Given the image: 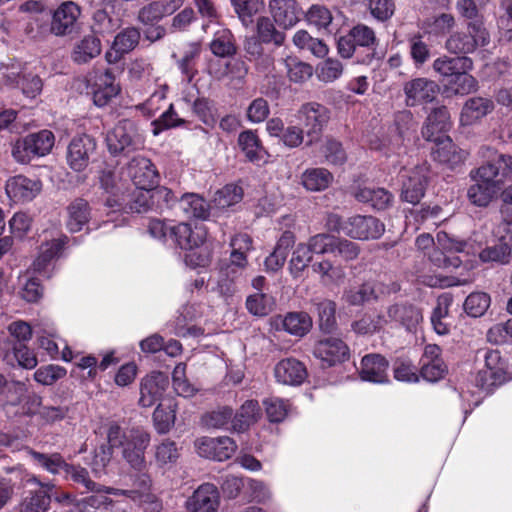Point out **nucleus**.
<instances>
[{"instance_id":"1","label":"nucleus","mask_w":512,"mask_h":512,"mask_svg":"<svg viewBox=\"0 0 512 512\" xmlns=\"http://www.w3.org/2000/svg\"><path fill=\"white\" fill-rule=\"evenodd\" d=\"M480 153L487 160L470 171L475 183L468 188L467 197L472 204L485 207L500 193L505 182L512 179V156L490 147H482Z\"/></svg>"},{"instance_id":"2","label":"nucleus","mask_w":512,"mask_h":512,"mask_svg":"<svg viewBox=\"0 0 512 512\" xmlns=\"http://www.w3.org/2000/svg\"><path fill=\"white\" fill-rule=\"evenodd\" d=\"M107 438L111 446L122 448V457L132 469L142 471L146 467L145 451L151 438L145 429L134 427L122 430L113 424L108 429Z\"/></svg>"},{"instance_id":"3","label":"nucleus","mask_w":512,"mask_h":512,"mask_svg":"<svg viewBox=\"0 0 512 512\" xmlns=\"http://www.w3.org/2000/svg\"><path fill=\"white\" fill-rule=\"evenodd\" d=\"M135 485L138 486L137 489L122 490L112 487H104L97 484L96 490H90L91 492H95V494L83 499V504L87 507L97 509L102 506H108L112 503L111 499L107 496L108 494L123 495L131 498L146 510L151 512L159 511L161 505L156 496L150 491V478L146 475H142L138 478Z\"/></svg>"},{"instance_id":"4","label":"nucleus","mask_w":512,"mask_h":512,"mask_svg":"<svg viewBox=\"0 0 512 512\" xmlns=\"http://www.w3.org/2000/svg\"><path fill=\"white\" fill-rule=\"evenodd\" d=\"M106 144L112 155L129 154L144 148L145 137L135 121L122 119L108 131Z\"/></svg>"},{"instance_id":"5","label":"nucleus","mask_w":512,"mask_h":512,"mask_svg":"<svg viewBox=\"0 0 512 512\" xmlns=\"http://www.w3.org/2000/svg\"><path fill=\"white\" fill-rule=\"evenodd\" d=\"M54 142L55 137L51 131L41 130L18 139L13 145L12 155L18 163L27 164L34 157L50 153Z\"/></svg>"},{"instance_id":"6","label":"nucleus","mask_w":512,"mask_h":512,"mask_svg":"<svg viewBox=\"0 0 512 512\" xmlns=\"http://www.w3.org/2000/svg\"><path fill=\"white\" fill-rule=\"evenodd\" d=\"M468 32H454L445 43V48L452 54L473 53L478 47H485L490 42V35L482 21L469 22Z\"/></svg>"},{"instance_id":"7","label":"nucleus","mask_w":512,"mask_h":512,"mask_svg":"<svg viewBox=\"0 0 512 512\" xmlns=\"http://www.w3.org/2000/svg\"><path fill=\"white\" fill-rule=\"evenodd\" d=\"M481 353H483L484 367L477 372L475 383L481 389L490 390L505 380L506 364L498 350L485 349Z\"/></svg>"},{"instance_id":"8","label":"nucleus","mask_w":512,"mask_h":512,"mask_svg":"<svg viewBox=\"0 0 512 512\" xmlns=\"http://www.w3.org/2000/svg\"><path fill=\"white\" fill-rule=\"evenodd\" d=\"M429 166L423 163L412 169L401 171V198L402 200L417 204L423 198L428 183Z\"/></svg>"},{"instance_id":"9","label":"nucleus","mask_w":512,"mask_h":512,"mask_svg":"<svg viewBox=\"0 0 512 512\" xmlns=\"http://www.w3.org/2000/svg\"><path fill=\"white\" fill-rule=\"evenodd\" d=\"M384 231L385 225L371 215H353L344 220V234L352 239H378Z\"/></svg>"},{"instance_id":"10","label":"nucleus","mask_w":512,"mask_h":512,"mask_svg":"<svg viewBox=\"0 0 512 512\" xmlns=\"http://www.w3.org/2000/svg\"><path fill=\"white\" fill-rule=\"evenodd\" d=\"M296 118L300 125L306 129L310 138L309 143L316 140L323 127L329 120V112L326 107L318 103H306L298 110Z\"/></svg>"},{"instance_id":"11","label":"nucleus","mask_w":512,"mask_h":512,"mask_svg":"<svg viewBox=\"0 0 512 512\" xmlns=\"http://www.w3.org/2000/svg\"><path fill=\"white\" fill-rule=\"evenodd\" d=\"M42 190V182L24 175L10 177L5 183V192L14 204H24L36 198Z\"/></svg>"},{"instance_id":"12","label":"nucleus","mask_w":512,"mask_h":512,"mask_svg":"<svg viewBox=\"0 0 512 512\" xmlns=\"http://www.w3.org/2000/svg\"><path fill=\"white\" fill-rule=\"evenodd\" d=\"M199 456L217 461H225L236 452L237 445L227 436L212 438L200 437L194 443Z\"/></svg>"},{"instance_id":"13","label":"nucleus","mask_w":512,"mask_h":512,"mask_svg":"<svg viewBox=\"0 0 512 512\" xmlns=\"http://www.w3.org/2000/svg\"><path fill=\"white\" fill-rule=\"evenodd\" d=\"M81 15L80 6L73 1L62 2L52 15L50 31L56 36L73 33Z\"/></svg>"},{"instance_id":"14","label":"nucleus","mask_w":512,"mask_h":512,"mask_svg":"<svg viewBox=\"0 0 512 512\" xmlns=\"http://www.w3.org/2000/svg\"><path fill=\"white\" fill-rule=\"evenodd\" d=\"M415 245L417 250L427 257L430 264L436 268H457L461 264V260L458 257H448L439 250L437 240L435 241L429 233H422L417 236Z\"/></svg>"},{"instance_id":"15","label":"nucleus","mask_w":512,"mask_h":512,"mask_svg":"<svg viewBox=\"0 0 512 512\" xmlns=\"http://www.w3.org/2000/svg\"><path fill=\"white\" fill-rule=\"evenodd\" d=\"M403 91L406 105L416 106L432 102L439 92V86L433 80L418 77L407 81Z\"/></svg>"},{"instance_id":"16","label":"nucleus","mask_w":512,"mask_h":512,"mask_svg":"<svg viewBox=\"0 0 512 512\" xmlns=\"http://www.w3.org/2000/svg\"><path fill=\"white\" fill-rule=\"evenodd\" d=\"M95 149L96 142L91 136L84 134L74 137L67 148V163L70 168L77 172L83 171Z\"/></svg>"},{"instance_id":"17","label":"nucleus","mask_w":512,"mask_h":512,"mask_svg":"<svg viewBox=\"0 0 512 512\" xmlns=\"http://www.w3.org/2000/svg\"><path fill=\"white\" fill-rule=\"evenodd\" d=\"M127 173L137 188H153L158 182V172L150 159L133 157L127 165Z\"/></svg>"},{"instance_id":"18","label":"nucleus","mask_w":512,"mask_h":512,"mask_svg":"<svg viewBox=\"0 0 512 512\" xmlns=\"http://www.w3.org/2000/svg\"><path fill=\"white\" fill-rule=\"evenodd\" d=\"M314 355L324 364L333 366L349 358V348L342 339L331 336L317 342Z\"/></svg>"},{"instance_id":"19","label":"nucleus","mask_w":512,"mask_h":512,"mask_svg":"<svg viewBox=\"0 0 512 512\" xmlns=\"http://www.w3.org/2000/svg\"><path fill=\"white\" fill-rule=\"evenodd\" d=\"M220 506V495L213 484L199 486L186 501L189 512H217Z\"/></svg>"},{"instance_id":"20","label":"nucleus","mask_w":512,"mask_h":512,"mask_svg":"<svg viewBox=\"0 0 512 512\" xmlns=\"http://www.w3.org/2000/svg\"><path fill=\"white\" fill-rule=\"evenodd\" d=\"M170 236L181 249L190 251L205 242L207 231L202 224L191 226L188 223H179L170 228Z\"/></svg>"},{"instance_id":"21","label":"nucleus","mask_w":512,"mask_h":512,"mask_svg":"<svg viewBox=\"0 0 512 512\" xmlns=\"http://www.w3.org/2000/svg\"><path fill=\"white\" fill-rule=\"evenodd\" d=\"M495 104L487 97L475 96L466 100L460 113L462 126H473L492 113Z\"/></svg>"},{"instance_id":"22","label":"nucleus","mask_w":512,"mask_h":512,"mask_svg":"<svg viewBox=\"0 0 512 512\" xmlns=\"http://www.w3.org/2000/svg\"><path fill=\"white\" fill-rule=\"evenodd\" d=\"M168 385L167 376L161 372L146 376L141 382L140 405L142 407L153 406L162 397Z\"/></svg>"},{"instance_id":"23","label":"nucleus","mask_w":512,"mask_h":512,"mask_svg":"<svg viewBox=\"0 0 512 512\" xmlns=\"http://www.w3.org/2000/svg\"><path fill=\"white\" fill-rule=\"evenodd\" d=\"M274 375L279 383L298 386L307 378V370L304 364L299 360L286 358L275 365Z\"/></svg>"},{"instance_id":"24","label":"nucleus","mask_w":512,"mask_h":512,"mask_svg":"<svg viewBox=\"0 0 512 512\" xmlns=\"http://www.w3.org/2000/svg\"><path fill=\"white\" fill-rule=\"evenodd\" d=\"M450 114L446 107H438L431 111L427 117L422 135L427 141H438L448 137L446 132L450 129Z\"/></svg>"},{"instance_id":"25","label":"nucleus","mask_w":512,"mask_h":512,"mask_svg":"<svg viewBox=\"0 0 512 512\" xmlns=\"http://www.w3.org/2000/svg\"><path fill=\"white\" fill-rule=\"evenodd\" d=\"M269 8L274 21L285 29L295 26L302 15L295 0H271Z\"/></svg>"},{"instance_id":"26","label":"nucleus","mask_w":512,"mask_h":512,"mask_svg":"<svg viewBox=\"0 0 512 512\" xmlns=\"http://www.w3.org/2000/svg\"><path fill=\"white\" fill-rule=\"evenodd\" d=\"M68 237L65 235L47 241L40 246L39 255L32 264V270L45 277L50 276L49 266L52 260L57 257L62 248L67 244Z\"/></svg>"},{"instance_id":"27","label":"nucleus","mask_w":512,"mask_h":512,"mask_svg":"<svg viewBox=\"0 0 512 512\" xmlns=\"http://www.w3.org/2000/svg\"><path fill=\"white\" fill-rule=\"evenodd\" d=\"M120 93V85L111 71L100 74L93 87V102L98 107L106 106Z\"/></svg>"},{"instance_id":"28","label":"nucleus","mask_w":512,"mask_h":512,"mask_svg":"<svg viewBox=\"0 0 512 512\" xmlns=\"http://www.w3.org/2000/svg\"><path fill=\"white\" fill-rule=\"evenodd\" d=\"M388 362L379 354H369L362 358L360 376L362 380L385 383L388 380Z\"/></svg>"},{"instance_id":"29","label":"nucleus","mask_w":512,"mask_h":512,"mask_svg":"<svg viewBox=\"0 0 512 512\" xmlns=\"http://www.w3.org/2000/svg\"><path fill=\"white\" fill-rule=\"evenodd\" d=\"M312 271L324 286H340L346 278L345 267L327 258L312 264Z\"/></svg>"},{"instance_id":"30","label":"nucleus","mask_w":512,"mask_h":512,"mask_svg":"<svg viewBox=\"0 0 512 512\" xmlns=\"http://www.w3.org/2000/svg\"><path fill=\"white\" fill-rule=\"evenodd\" d=\"M140 32L136 28H126L114 39L112 49L106 52L105 58L109 63H115L122 55L132 51L139 43Z\"/></svg>"},{"instance_id":"31","label":"nucleus","mask_w":512,"mask_h":512,"mask_svg":"<svg viewBox=\"0 0 512 512\" xmlns=\"http://www.w3.org/2000/svg\"><path fill=\"white\" fill-rule=\"evenodd\" d=\"M434 143L436 144V148L432 151L434 160L450 167L463 163L468 156L467 151L457 147L449 137H444Z\"/></svg>"},{"instance_id":"32","label":"nucleus","mask_w":512,"mask_h":512,"mask_svg":"<svg viewBox=\"0 0 512 512\" xmlns=\"http://www.w3.org/2000/svg\"><path fill=\"white\" fill-rule=\"evenodd\" d=\"M28 481L38 484L40 489L22 502L20 512H46L50 506L52 499L50 491L54 489V485L52 483L43 484L36 477L30 478Z\"/></svg>"},{"instance_id":"33","label":"nucleus","mask_w":512,"mask_h":512,"mask_svg":"<svg viewBox=\"0 0 512 512\" xmlns=\"http://www.w3.org/2000/svg\"><path fill=\"white\" fill-rule=\"evenodd\" d=\"M66 213V226L73 233L81 231L91 218L89 203L82 198L72 201L67 206Z\"/></svg>"},{"instance_id":"34","label":"nucleus","mask_w":512,"mask_h":512,"mask_svg":"<svg viewBox=\"0 0 512 512\" xmlns=\"http://www.w3.org/2000/svg\"><path fill=\"white\" fill-rule=\"evenodd\" d=\"M295 243V235L291 231H285L278 239L273 252L265 259V267L268 271H279L287 258L290 248Z\"/></svg>"},{"instance_id":"35","label":"nucleus","mask_w":512,"mask_h":512,"mask_svg":"<svg viewBox=\"0 0 512 512\" xmlns=\"http://www.w3.org/2000/svg\"><path fill=\"white\" fill-rule=\"evenodd\" d=\"M354 197L359 202L369 203L377 210L388 208L393 201V195L386 189L379 187H358L354 192Z\"/></svg>"},{"instance_id":"36","label":"nucleus","mask_w":512,"mask_h":512,"mask_svg":"<svg viewBox=\"0 0 512 512\" xmlns=\"http://www.w3.org/2000/svg\"><path fill=\"white\" fill-rule=\"evenodd\" d=\"M391 321L401 323L407 330H412L423 320L421 310L411 304H395L388 308Z\"/></svg>"},{"instance_id":"37","label":"nucleus","mask_w":512,"mask_h":512,"mask_svg":"<svg viewBox=\"0 0 512 512\" xmlns=\"http://www.w3.org/2000/svg\"><path fill=\"white\" fill-rule=\"evenodd\" d=\"M395 127L397 133L390 140L391 150L398 152L406 140L410 139L411 132L415 130L413 115L410 111H401L396 114Z\"/></svg>"},{"instance_id":"38","label":"nucleus","mask_w":512,"mask_h":512,"mask_svg":"<svg viewBox=\"0 0 512 512\" xmlns=\"http://www.w3.org/2000/svg\"><path fill=\"white\" fill-rule=\"evenodd\" d=\"M261 412L258 401L246 400L233 414L232 429L235 432H244L260 418Z\"/></svg>"},{"instance_id":"39","label":"nucleus","mask_w":512,"mask_h":512,"mask_svg":"<svg viewBox=\"0 0 512 512\" xmlns=\"http://www.w3.org/2000/svg\"><path fill=\"white\" fill-rule=\"evenodd\" d=\"M433 69L443 77L453 78L459 70H472L473 61L466 56H442L434 60Z\"/></svg>"},{"instance_id":"40","label":"nucleus","mask_w":512,"mask_h":512,"mask_svg":"<svg viewBox=\"0 0 512 512\" xmlns=\"http://www.w3.org/2000/svg\"><path fill=\"white\" fill-rule=\"evenodd\" d=\"M101 50L100 39L94 35H87L75 44L71 57L75 63L84 64L100 55Z\"/></svg>"},{"instance_id":"41","label":"nucleus","mask_w":512,"mask_h":512,"mask_svg":"<svg viewBox=\"0 0 512 512\" xmlns=\"http://www.w3.org/2000/svg\"><path fill=\"white\" fill-rule=\"evenodd\" d=\"M275 321L280 322L286 332L299 337L307 334L312 327V319L305 312H290L283 318L278 317Z\"/></svg>"},{"instance_id":"42","label":"nucleus","mask_w":512,"mask_h":512,"mask_svg":"<svg viewBox=\"0 0 512 512\" xmlns=\"http://www.w3.org/2000/svg\"><path fill=\"white\" fill-rule=\"evenodd\" d=\"M278 65L284 67L289 80L295 83L308 80L313 73L311 65L292 55H287L278 60Z\"/></svg>"},{"instance_id":"43","label":"nucleus","mask_w":512,"mask_h":512,"mask_svg":"<svg viewBox=\"0 0 512 512\" xmlns=\"http://www.w3.org/2000/svg\"><path fill=\"white\" fill-rule=\"evenodd\" d=\"M292 42L299 50H307L317 58H324L329 52V47L323 40L312 37L304 29L294 33Z\"/></svg>"},{"instance_id":"44","label":"nucleus","mask_w":512,"mask_h":512,"mask_svg":"<svg viewBox=\"0 0 512 512\" xmlns=\"http://www.w3.org/2000/svg\"><path fill=\"white\" fill-rule=\"evenodd\" d=\"M333 181V175L325 168H310L301 175V183L311 192L327 189Z\"/></svg>"},{"instance_id":"45","label":"nucleus","mask_w":512,"mask_h":512,"mask_svg":"<svg viewBox=\"0 0 512 512\" xmlns=\"http://www.w3.org/2000/svg\"><path fill=\"white\" fill-rule=\"evenodd\" d=\"M231 254L230 264L245 269L248 261L246 253L252 249V239L245 233L236 234L230 240Z\"/></svg>"},{"instance_id":"46","label":"nucleus","mask_w":512,"mask_h":512,"mask_svg":"<svg viewBox=\"0 0 512 512\" xmlns=\"http://www.w3.org/2000/svg\"><path fill=\"white\" fill-rule=\"evenodd\" d=\"M452 296L448 293L441 294L437 298V303L431 315V324L438 335H446L450 331V326L444 321L449 314L452 304Z\"/></svg>"},{"instance_id":"47","label":"nucleus","mask_w":512,"mask_h":512,"mask_svg":"<svg viewBox=\"0 0 512 512\" xmlns=\"http://www.w3.org/2000/svg\"><path fill=\"white\" fill-rule=\"evenodd\" d=\"M180 457V448L177 443L164 439L154 446V461L160 468H171Z\"/></svg>"},{"instance_id":"48","label":"nucleus","mask_w":512,"mask_h":512,"mask_svg":"<svg viewBox=\"0 0 512 512\" xmlns=\"http://www.w3.org/2000/svg\"><path fill=\"white\" fill-rule=\"evenodd\" d=\"M179 205L187 217L205 219L209 215V204L197 194L189 193L183 195Z\"/></svg>"},{"instance_id":"49","label":"nucleus","mask_w":512,"mask_h":512,"mask_svg":"<svg viewBox=\"0 0 512 512\" xmlns=\"http://www.w3.org/2000/svg\"><path fill=\"white\" fill-rule=\"evenodd\" d=\"M101 187L108 193H112L114 198H108L106 205L112 208H122L125 195L122 191V184L116 182L115 174L111 171H102L100 175Z\"/></svg>"},{"instance_id":"50","label":"nucleus","mask_w":512,"mask_h":512,"mask_svg":"<svg viewBox=\"0 0 512 512\" xmlns=\"http://www.w3.org/2000/svg\"><path fill=\"white\" fill-rule=\"evenodd\" d=\"M6 81L8 84H16L20 86L24 95L28 98H35L42 90V82L41 79L36 75H23L11 71L6 76Z\"/></svg>"},{"instance_id":"51","label":"nucleus","mask_w":512,"mask_h":512,"mask_svg":"<svg viewBox=\"0 0 512 512\" xmlns=\"http://www.w3.org/2000/svg\"><path fill=\"white\" fill-rule=\"evenodd\" d=\"M313 259V254L305 242L299 243L292 253L289 261V271L293 278H298L308 267Z\"/></svg>"},{"instance_id":"52","label":"nucleus","mask_w":512,"mask_h":512,"mask_svg":"<svg viewBox=\"0 0 512 512\" xmlns=\"http://www.w3.org/2000/svg\"><path fill=\"white\" fill-rule=\"evenodd\" d=\"M212 53L219 57H228L236 52L232 33L228 29H219L215 32L210 44Z\"/></svg>"},{"instance_id":"53","label":"nucleus","mask_w":512,"mask_h":512,"mask_svg":"<svg viewBox=\"0 0 512 512\" xmlns=\"http://www.w3.org/2000/svg\"><path fill=\"white\" fill-rule=\"evenodd\" d=\"M256 31L259 41L262 43H274L281 46L285 41V34L278 31L268 17L258 18Z\"/></svg>"},{"instance_id":"54","label":"nucleus","mask_w":512,"mask_h":512,"mask_svg":"<svg viewBox=\"0 0 512 512\" xmlns=\"http://www.w3.org/2000/svg\"><path fill=\"white\" fill-rule=\"evenodd\" d=\"M232 5L243 25L249 26L253 16L261 12L264 7L263 0H231Z\"/></svg>"},{"instance_id":"55","label":"nucleus","mask_w":512,"mask_h":512,"mask_svg":"<svg viewBox=\"0 0 512 512\" xmlns=\"http://www.w3.org/2000/svg\"><path fill=\"white\" fill-rule=\"evenodd\" d=\"M409 54L416 68H421L430 58L431 50L423 36L415 34L408 39Z\"/></svg>"},{"instance_id":"56","label":"nucleus","mask_w":512,"mask_h":512,"mask_svg":"<svg viewBox=\"0 0 512 512\" xmlns=\"http://www.w3.org/2000/svg\"><path fill=\"white\" fill-rule=\"evenodd\" d=\"M33 461L51 474H59L64 471L66 461L59 453L45 454L31 451Z\"/></svg>"},{"instance_id":"57","label":"nucleus","mask_w":512,"mask_h":512,"mask_svg":"<svg viewBox=\"0 0 512 512\" xmlns=\"http://www.w3.org/2000/svg\"><path fill=\"white\" fill-rule=\"evenodd\" d=\"M267 418L270 422H282L291 411V404L288 400L278 397H270L263 402Z\"/></svg>"},{"instance_id":"58","label":"nucleus","mask_w":512,"mask_h":512,"mask_svg":"<svg viewBox=\"0 0 512 512\" xmlns=\"http://www.w3.org/2000/svg\"><path fill=\"white\" fill-rule=\"evenodd\" d=\"M242 197V188L237 185L230 184L224 186L215 193L213 203L216 208L225 209L240 202Z\"/></svg>"},{"instance_id":"59","label":"nucleus","mask_w":512,"mask_h":512,"mask_svg":"<svg viewBox=\"0 0 512 512\" xmlns=\"http://www.w3.org/2000/svg\"><path fill=\"white\" fill-rule=\"evenodd\" d=\"M376 298L374 286L364 283L359 287L350 288L343 294L344 301L353 306H359Z\"/></svg>"},{"instance_id":"60","label":"nucleus","mask_w":512,"mask_h":512,"mask_svg":"<svg viewBox=\"0 0 512 512\" xmlns=\"http://www.w3.org/2000/svg\"><path fill=\"white\" fill-rule=\"evenodd\" d=\"M238 144L250 161L262 158L263 149L257 135L252 131H244L238 137Z\"/></svg>"},{"instance_id":"61","label":"nucleus","mask_w":512,"mask_h":512,"mask_svg":"<svg viewBox=\"0 0 512 512\" xmlns=\"http://www.w3.org/2000/svg\"><path fill=\"white\" fill-rule=\"evenodd\" d=\"M233 420V409L228 406L218 407L202 416V423L207 428H223Z\"/></svg>"},{"instance_id":"62","label":"nucleus","mask_w":512,"mask_h":512,"mask_svg":"<svg viewBox=\"0 0 512 512\" xmlns=\"http://www.w3.org/2000/svg\"><path fill=\"white\" fill-rule=\"evenodd\" d=\"M305 19L308 24L315 26L317 29L327 30L332 23L333 16L324 5L314 4L305 13Z\"/></svg>"},{"instance_id":"63","label":"nucleus","mask_w":512,"mask_h":512,"mask_svg":"<svg viewBox=\"0 0 512 512\" xmlns=\"http://www.w3.org/2000/svg\"><path fill=\"white\" fill-rule=\"evenodd\" d=\"M499 243L489 246L480 252V259L483 262H497L506 264L509 261L512 248L509 242L498 241Z\"/></svg>"},{"instance_id":"64","label":"nucleus","mask_w":512,"mask_h":512,"mask_svg":"<svg viewBox=\"0 0 512 512\" xmlns=\"http://www.w3.org/2000/svg\"><path fill=\"white\" fill-rule=\"evenodd\" d=\"M176 419L175 405L170 404L167 407L158 406L153 413L155 428L158 433H167L174 425Z\"/></svg>"}]
</instances>
